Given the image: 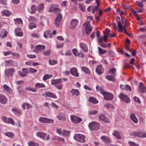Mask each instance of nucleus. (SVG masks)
<instances>
[{
    "instance_id": "obj_18",
    "label": "nucleus",
    "mask_w": 146,
    "mask_h": 146,
    "mask_svg": "<svg viewBox=\"0 0 146 146\" xmlns=\"http://www.w3.org/2000/svg\"><path fill=\"white\" fill-rule=\"evenodd\" d=\"M79 46L83 52H86L88 51V46L85 43L83 42H81L79 44Z\"/></svg>"
},
{
    "instance_id": "obj_61",
    "label": "nucleus",
    "mask_w": 146,
    "mask_h": 146,
    "mask_svg": "<svg viewBox=\"0 0 146 146\" xmlns=\"http://www.w3.org/2000/svg\"><path fill=\"white\" fill-rule=\"evenodd\" d=\"M133 100L135 102H137L139 104H140L141 103V102L139 99L136 96L134 97Z\"/></svg>"
},
{
    "instance_id": "obj_17",
    "label": "nucleus",
    "mask_w": 146,
    "mask_h": 146,
    "mask_svg": "<svg viewBox=\"0 0 146 146\" xmlns=\"http://www.w3.org/2000/svg\"><path fill=\"white\" fill-rule=\"evenodd\" d=\"M96 73L99 75H100L104 72V68L102 65L97 66L96 69Z\"/></svg>"
},
{
    "instance_id": "obj_9",
    "label": "nucleus",
    "mask_w": 146,
    "mask_h": 146,
    "mask_svg": "<svg viewBox=\"0 0 146 146\" xmlns=\"http://www.w3.org/2000/svg\"><path fill=\"white\" fill-rule=\"evenodd\" d=\"M15 72V70L14 68H11L5 69V73L6 76L11 77L13 75Z\"/></svg>"
},
{
    "instance_id": "obj_19",
    "label": "nucleus",
    "mask_w": 146,
    "mask_h": 146,
    "mask_svg": "<svg viewBox=\"0 0 146 146\" xmlns=\"http://www.w3.org/2000/svg\"><path fill=\"white\" fill-rule=\"evenodd\" d=\"M72 51L75 56H80V57L82 58L84 57L83 53L82 52H81L80 53H79L78 52L76 48H73L72 49Z\"/></svg>"
},
{
    "instance_id": "obj_48",
    "label": "nucleus",
    "mask_w": 146,
    "mask_h": 146,
    "mask_svg": "<svg viewBox=\"0 0 146 146\" xmlns=\"http://www.w3.org/2000/svg\"><path fill=\"white\" fill-rule=\"evenodd\" d=\"M79 7L80 9L83 12H84L85 11V7L84 5L79 3Z\"/></svg>"
},
{
    "instance_id": "obj_34",
    "label": "nucleus",
    "mask_w": 146,
    "mask_h": 146,
    "mask_svg": "<svg viewBox=\"0 0 146 146\" xmlns=\"http://www.w3.org/2000/svg\"><path fill=\"white\" fill-rule=\"evenodd\" d=\"M45 46L41 45H36L35 47L36 50H38L39 51H41L42 50L45 48Z\"/></svg>"
},
{
    "instance_id": "obj_33",
    "label": "nucleus",
    "mask_w": 146,
    "mask_h": 146,
    "mask_svg": "<svg viewBox=\"0 0 146 146\" xmlns=\"http://www.w3.org/2000/svg\"><path fill=\"white\" fill-rule=\"evenodd\" d=\"M81 69L87 75L90 74V70L88 68L85 66H82L81 68Z\"/></svg>"
},
{
    "instance_id": "obj_37",
    "label": "nucleus",
    "mask_w": 146,
    "mask_h": 146,
    "mask_svg": "<svg viewBox=\"0 0 146 146\" xmlns=\"http://www.w3.org/2000/svg\"><path fill=\"white\" fill-rule=\"evenodd\" d=\"M44 9V5L43 3H41L39 5L37 8V10L38 12H42Z\"/></svg>"
},
{
    "instance_id": "obj_50",
    "label": "nucleus",
    "mask_w": 146,
    "mask_h": 146,
    "mask_svg": "<svg viewBox=\"0 0 146 146\" xmlns=\"http://www.w3.org/2000/svg\"><path fill=\"white\" fill-rule=\"evenodd\" d=\"M106 78L107 79L110 81L114 82L115 81V78L112 76H106Z\"/></svg>"
},
{
    "instance_id": "obj_22",
    "label": "nucleus",
    "mask_w": 146,
    "mask_h": 146,
    "mask_svg": "<svg viewBox=\"0 0 146 146\" xmlns=\"http://www.w3.org/2000/svg\"><path fill=\"white\" fill-rule=\"evenodd\" d=\"M70 92L72 94V96L75 97L78 96L80 94V92L78 90L74 89H72Z\"/></svg>"
},
{
    "instance_id": "obj_56",
    "label": "nucleus",
    "mask_w": 146,
    "mask_h": 146,
    "mask_svg": "<svg viewBox=\"0 0 146 146\" xmlns=\"http://www.w3.org/2000/svg\"><path fill=\"white\" fill-rule=\"evenodd\" d=\"M57 61L54 60H50L49 61V64L51 65H54L57 63Z\"/></svg>"
},
{
    "instance_id": "obj_41",
    "label": "nucleus",
    "mask_w": 146,
    "mask_h": 146,
    "mask_svg": "<svg viewBox=\"0 0 146 146\" xmlns=\"http://www.w3.org/2000/svg\"><path fill=\"white\" fill-rule=\"evenodd\" d=\"M89 101L90 102H92L93 104H96L98 103V101L95 98L91 97L89 99Z\"/></svg>"
},
{
    "instance_id": "obj_4",
    "label": "nucleus",
    "mask_w": 146,
    "mask_h": 146,
    "mask_svg": "<svg viewBox=\"0 0 146 146\" xmlns=\"http://www.w3.org/2000/svg\"><path fill=\"white\" fill-rule=\"evenodd\" d=\"M130 135L132 136H137L143 138L146 137V132L144 131L133 132L131 133Z\"/></svg>"
},
{
    "instance_id": "obj_8",
    "label": "nucleus",
    "mask_w": 146,
    "mask_h": 146,
    "mask_svg": "<svg viewBox=\"0 0 146 146\" xmlns=\"http://www.w3.org/2000/svg\"><path fill=\"white\" fill-rule=\"evenodd\" d=\"M40 122L44 123H53L54 121L53 119H48L46 117H40L39 118Z\"/></svg>"
},
{
    "instance_id": "obj_53",
    "label": "nucleus",
    "mask_w": 146,
    "mask_h": 146,
    "mask_svg": "<svg viewBox=\"0 0 146 146\" xmlns=\"http://www.w3.org/2000/svg\"><path fill=\"white\" fill-rule=\"evenodd\" d=\"M70 131L63 130L62 135L63 136H67L70 135Z\"/></svg>"
},
{
    "instance_id": "obj_20",
    "label": "nucleus",
    "mask_w": 146,
    "mask_h": 146,
    "mask_svg": "<svg viewBox=\"0 0 146 146\" xmlns=\"http://www.w3.org/2000/svg\"><path fill=\"white\" fill-rule=\"evenodd\" d=\"M116 19L117 22L118 26L119 29L118 31L119 32H122L123 31L122 29V25L120 22V18L118 17H117L116 18Z\"/></svg>"
},
{
    "instance_id": "obj_46",
    "label": "nucleus",
    "mask_w": 146,
    "mask_h": 146,
    "mask_svg": "<svg viewBox=\"0 0 146 146\" xmlns=\"http://www.w3.org/2000/svg\"><path fill=\"white\" fill-rule=\"evenodd\" d=\"M52 76L51 74H46L43 77L42 80H43L45 81L47 79L52 78Z\"/></svg>"
},
{
    "instance_id": "obj_44",
    "label": "nucleus",
    "mask_w": 146,
    "mask_h": 146,
    "mask_svg": "<svg viewBox=\"0 0 146 146\" xmlns=\"http://www.w3.org/2000/svg\"><path fill=\"white\" fill-rule=\"evenodd\" d=\"M54 139L55 140L58 141L64 142V138H62L58 136H54Z\"/></svg>"
},
{
    "instance_id": "obj_15",
    "label": "nucleus",
    "mask_w": 146,
    "mask_h": 146,
    "mask_svg": "<svg viewBox=\"0 0 146 146\" xmlns=\"http://www.w3.org/2000/svg\"><path fill=\"white\" fill-rule=\"evenodd\" d=\"M78 22V20L74 19L72 20L70 22V28L72 29H74L76 26Z\"/></svg>"
},
{
    "instance_id": "obj_24",
    "label": "nucleus",
    "mask_w": 146,
    "mask_h": 146,
    "mask_svg": "<svg viewBox=\"0 0 146 146\" xmlns=\"http://www.w3.org/2000/svg\"><path fill=\"white\" fill-rule=\"evenodd\" d=\"M139 88L140 91L143 93L146 92V88L142 82H140L139 85Z\"/></svg>"
},
{
    "instance_id": "obj_39",
    "label": "nucleus",
    "mask_w": 146,
    "mask_h": 146,
    "mask_svg": "<svg viewBox=\"0 0 146 146\" xmlns=\"http://www.w3.org/2000/svg\"><path fill=\"white\" fill-rule=\"evenodd\" d=\"M104 107L108 109H113L114 108V106L112 104H106L104 105Z\"/></svg>"
},
{
    "instance_id": "obj_40",
    "label": "nucleus",
    "mask_w": 146,
    "mask_h": 146,
    "mask_svg": "<svg viewBox=\"0 0 146 146\" xmlns=\"http://www.w3.org/2000/svg\"><path fill=\"white\" fill-rule=\"evenodd\" d=\"M109 73L110 74H112L114 76L117 75L116 69L115 68L111 69L109 71Z\"/></svg>"
},
{
    "instance_id": "obj_58",
    "label": "nucleus",
    "mask_w": 146,
    "mask_h": 146,
    "mask_svg": "<svg viewBox=\"0 0 146 146\" xmlns=\"http://www.w3.org/2000/svg\"><path fill=\"white\" fill-rule=\"evenodd\" d=\"M110 30L109 29H106L105 31H104L103 33L104 35L109 36L110 34Z\"/></svg>"
},
{
    "instance_id": "obj_16",
    "label": "nucleus",
    "mask_w": 146,
    "mask_h": 146,
    "mask_svg": "<svg viewBox=\"0 0 146 146\" xmlns=\"http://www.w3.org/2000/svg\"><path fill=\"white\" fill-rule=\"evenodd\" d=\"M71 119L73 123H79L82 121L80 118L75 116H71Z\"/></svg>"
},
{
    "instance_id": "obj_10",
    "label": "nucleus",
    "mask_w": 146,
    "mask_h": 146,
    "mask_svg": "<svg viewBox=\"0 0 146 146\" xmlns=\"http://www.w3.org/2000/svg\"><path fill=\"white\" fill-rule=\"evenodd\" d=\"M98 117L100 120L103 121L105 123H108L110 122L109 119H108L103 113H101L99 114Z\"/></svg>"
},
{
    "instance_id": "obj_1",
    "label": "nucleus",
    "mask_w": 146,
    "mask_h": 146,
    "mask_svg": "<svg viewBox=\"0 0 146 146\" xmlns=\"http://www.w3.org/2000/svg\"><path fill=\"white\" fill-rule=\"evenodd\" d=\"M88 127L91 130L97 131L100 128V124L96 122H92L89 124Z\"/></svg>"
},
{
    "instance_id": "obj_49",
    "label": "nucleus",
    "mask_w": 146,
    "mask_h": 146,
    "mask_svg": "<svg viewBox=\"0 0 146 146\" xmlns=\"http://www.w3.org/2000/svg\"><path fill=\"white\" fill-rule=\"evenodd\" d=\"M98 49L99 53L101 54H104L107 52V51L104 49L101 48L99 47H98Z\"/></svg>"
},
{
    "instance_id": "obj_30",
    "label": "nucleus",
    "mask_w": 146,
    "mask_h": 146,
    "mask_svg": "<svg viewBox=\"0 0 146 146\" xmlns=\"http://www.w3.org/2000/svg\"><path fill=\"white\" fill-rule=\"evenodd\" d=\"M52 36V33L48 31H46L44 33L43 36L46 39L48 38H51Z\"/></svg>"
},
{
    "instance_id": "obj_42",
    "label": "nucleus",
    "mask_w": 146,
    "mask_h": 146,
    "mask_svg": "<svg viewBox=\"0 0 146 146\" xmlns=\"http://www.w3.org/2000/svg\"><path fill=\"white\" fill-rule=\"evenodd\" d=\"M3 88L4 90L9 93L11 92V88L6 84H5L3 85Z\"/></svg>"
},
{
    "instance_id": "obj_52",
    "label": "nucleus",
    "mask_w": 146,
    "mask_h": 146,
    "mask_svg": "<svg viewBox=\"0 0 146 146\" xmlns=\"http://www.w3.org/2000/svg\"><path fill=\"white\" fill-rule=\"evenodd\" d=\"M5 135L11 138H13L14 136V135L12 133L10 132H6L5 133Z\"/></svg>"
},
{
    "instance_id": "obj_11",
    "label": "nucleus",
    "mask_w": 146,
    "mask_h": 146,
    "mask_svg": "<svg viewBox=\"0 0 146 146\" xmlns=\"http://www.w3.org/2000/svg\"><path fill=\"white\" fill-rule=\"evenodd\" d=\"M103 96L104 99L107 100H111L114 98V96L113 94L107 92H106Z\"/></svg>"
},
{
    "instance_id": "obj_43",
    "label": "nucleus",
    "mask_w": 146,
    "mask_h": 146,
    "mask_svg": "<svg viewBox=\"0 0 146 146\" xmlns=\"http://www.w3.org/2000/svg\"><path fill=\"white\" fill-rule=\"evenodd\" d=\"M35 87L36 88H46V86L43 84L40 83H36L35 85Z\"/></svg>"
},
{
    "instance_id": "obj_47",
    "label": "nucleus",
    "mask_w": 146,
    "mask_h": 146,
    "mask_svg": "<svg viewBox=\"0 0 146 146\" xmlns=\"http://www.w3.org/2000/svg\"><path fill=\"white\" fill-rule=\"evenodd\" d=\"M15 24H21L22 23V21L21 19L16 18L14 19Z\"/></svg>"
},
{
    "instance_id": "obj_51",
    "label": "nucleus",
    "mask_w": 146,
    "mask_h": 146,
    "mask_svg": "<svg viewBox=\"0 0 146 146\" xmlns=\"http://www.w3.org/2000/svg\"><path fill=\"white\" fill-rule=\"evenodd\" d=\"M50 139L49 135L45 133L42 139L44 140L48 141Z\"/></svg>"
},
{
    "instance_id": "obj_28",
    "label": "nucleus",
    "mask_w": 146,
    "mask_h": 146,
    "mask_svg": "<svg viewBox=\"0 0 146 146\" xmlns=\"http://www.w3.org/2000/svg\"><path fill=\"white\" fill-rule=\"evenodd\" d=\"M1 15L3 16L9 17L12 14L11 12L7 10H4L1 12Z\"/></svg>"
},
{
    "instance_id": "obj_3",
    "label": "nucleus",
    "mask_w": 146,
    "mask_h": 146,
    "mask_svg": "<svg viewBox=\"0 0 146 146\" xmlns=\"http://www.w3.org/2000/svg\"><path fill=\"white\" fill-rule=\"evenodd\" d=\"M85 136L83 135L80 134H76L74 136V138L76 141L82 143H84L85 142Z\"/></svg>"
},
{
    "instance_id": "obj_13",
    "label": "nucleus",
    "mask_w": 146,
    "mask_h": 146,
    "mask_svg": "<svg viewBox=\"0 0 146 146\" xmlns=\"http://www.w3.org/2000/svg\"><path fill=\"white\" fill-rule=\"evenodd\" d=\"M3 121L5 123L8 124H11L13 125H15V122L12 118H7L5 117H3L2 118Z\"/></svg>"
},
{
    "instance_id": "obj_21",
    "label": "nucleus",
    "mask_w": 146,
    "mask_h": 146,
    "mask_svg": "<svg viewBox=\"0 0 146 146\" xmlns=\"http://www.w3.org/2000/svg\"><path fill=\"white\" fill-rule=\"evenodd\" d=\"M7 100L5 96L1 94H0V102L4 104L7 102Z\"/></svg>"
},
{
    "instance_id": "obj_45",
    "label": "nucleus",
    "mask_w": 146,
    "mask_h": 146,
    "mask_svg": "<svg viewBox=\"0 0 146 146\" xmlns=\"http://www.w3.org/2000/svg\"><path fill=\"white\" fill-rule=\"evenodd\" d=\"M45 133L42 131H39L36 133V135L40 138L42 139Z\"/></svg>"
},
{
    "instance_id": "obj_35",
    "label": "nucleus",
    "mask_w": 146,
    "mask_h": 146,
    "mask_svg": "<svg viewBox=\"0 0 146 146\" xmlns=\"http://www.w3.org/2000/svg\"><path fill=\"white\" fill-rule=\"evenodd\" d=\"M25 89L26 91H31L34 92H36L37 90L36 88L32 87L31 86H29L26 87L25 88Z\"/></svg>"
},
{
    "instance_id": "obj_59",
    "label": "nucleus",
    "mask_w": 146,
    "mask_h": 146,
    "mask_svg": "<svg viewBox=\"0 0 146 146\" xmlns=\"http://www.w3.org/2000/svg\"><path fill=\"white\" fill-rule=\"evenodd\" d=\"M56 88L58 90H60L62 89L63 85L61 84H58L55 86Z\"/></svg>"
},
{
    "instance_id": "obj_64",
    "label": "nucleus",
    "mask_w": 146,
    "mask_h": 146,
    "mask_svg": "<svg viewBox=\"0 0 146 146\" xmlns=\"http://www.w3.org/2000/svg\"><path fill=\"white\" fill-rule=\"evenodd\" d=\"M109 53L111 56L115 57L116 54L112 50H111L109 51Z\"/></svg>"
},
{
    "instance_id": "obj_60",
    "label": "nucleus",
    "mask_w": 146,
    "mask_h": 146,
    "mask_svg": "<svg viewBox=\"0 0 146 146\" xmlns=\"http://www.w3.org/2000/svg\"><path fill=\"white\" fill-rule=\"evenodd\" d=\"M43 54L44 56H48L50 54V51L49 50H47L43 52Z\"/></svg>"
},
{
    "instance_id": "obj_14",
    "label": "nucleus",
    "mask_w": 146,
    "mask_h": 146,
    "mask_svg": "<svg viewBox=\"0 0 146 146\" xmlns=\"http://www.w3.org/2000/svg\"><path fill=\"white\" fill-rule=\"evenodd\" d=\"M70 72L73 76L76 77H79V74L76 68L73 67L71 68L70 69Z\"/></svg>"
},
{
    "instance_id": "obj_2",
    "label": "nucleus",
    "mask_w": 146,
    "mask_h": 146,
    "mask_svg": "<svg viewBox=\"0 0 146 146\" xmlns=\"http://www.w3.org/2000/svg\"><path fill=\"white\" fill-rule=\"evenodd\" d=\"M85 29V33L88 35L90 34L92 30V27L90 25L89 21L86 22L83 25Z\"/></svg>"
},
{
    "instance_id": "obj_12",
    "label": "nucleus",
    "mask_w": 146,
    "mask_h": 146,
    "mask_svg": "<svg viewBox=\"0 0 146 146\" xmlns=\"http://www.w3.org/2000/svg\"><path fill=\"white\" fill-rule=\"evenodd\" d=\"M100 139L103 142L107 144H108L111 142V140L110 138L105 135L102 136L100 137Z\"/></svg>"
},
{
    "instance_id": "obj_7",
    "label": "nucleus",
    "mask_w": 146,
    "mask_h": 146,
    "mask_svg": "<svg viewBox=\"0 0 146 146\" xmlns=\"http://www.w3.org/2000/svg\"><path fill=\"white\" fill-rule=\"evenodd\" d=\"M119 98L123 102L127 103L130 102V100L129 98L125 94L121 93L119 96Z\"/></svg>"
},
{
    "instance_id": "obj_29",
    "label": "nucleus",
    "mask_w": 146,
    "mask_h": 146,
    "mask_svg": "<svg viewBox=\"0 0 146 146\" xmlns=\"http://www.w3.org/2000/svg\"><path fill=\"white\" fill-rule=\"evenodd\" d=\"M112 134L113 136L115 137L117 139H119L121 138L120 133L117 131L114 130L113 131Z\"/></svg>"
},
{
    "instance_id": "obj_31",
    "label": "nucleus",
    "mask_w": 146,
    "mask_h": 146,
    "mask_svg": "<svg viewBox=\"0 0 146 146\" xmlns=\"http://www.w3.org/2000/svg\"><path fill=\"white\" fill-rule=\"evenodd\" d=\"M130 118L135 123H137L138 121V119L136 118L135 114L134 113L131 114Z\"/></svg>"
},
{
    "instance_id": "obj_6",
    "label": "nucleus",
    "mask_w": 146,
    "mask_h": 146,
    "mask_svg": "<svg viewBox=\"0 0 146 146\" xmlns=\"http://www.w3.org/2000/svg\"><path fill=\"white\" fill-rule=\"evenodd\" d=\"M56 117L59 120L62 121H65L66 120V116L64 112H59L57 115Z\"/></svg>"
},
{
    "instance_id": "obj_26",
    "label": "nucleus",
    "mask_w": 146,
    "mask_h": 146,
    "mask_svg": "<svg viewBox=\"0 0 146 146\" xmlns=\"http://www.w3.org/2000/svg\"><path fill=\"white\" fill-rule=\"evenodd\" d=\"M15 33L16 36H22L23 35V33L20 28H17L15 29Z\"/></svg>"
},
{
    "instance_id": "obj_25",
    "label": "nucleus",
    "mask_w": 146,
    "mask_h": 146,
    "mask_svg": "<svg viewBox=\"0 0 146 146\" xmlns=\"http://www.w3.org/2000/svg\"><path fill=\"white\" fill-rule=\"evenodd\" d=\"M62 82V78H59L57 79L52 80L51 81V84L54 86H55L59 84Z\"/></svg>"
},
{
    "instance_id": "obj_32",
    "label": "nucleus",
    "mask_w": 146,
    "mask_h": 146,
    "mask_svg": "<svg viewBox=\"0 0 146 146\" xmlns=\"http://www.w3.org/2000/svg\"><path fill=\"white\" fill-rule=\"evenodd\" d=\"M12 111L17 115L19 116L21 114V111L18 109L16 108H12Z\"/></svg>"
},
{
    "instance_id": "obj_27",
    "label": "nucleus",
    "mask_w": 146,
    "mask_h": 146,
    "mask_svg": "<svg viewBox=\"0 0 146 146\" xmlns=\"http://www.w3.org/2000/svg\"><path fill=\"white\" fill-rule=\"evenodd\" d=\"M60 9L56 7L55 6L53 5L51 6L50 9L48 10L49 12H55L59 11Z\"/></svg>"
},
{
    "instance_id": "obj_62",
    "label": "nucleus",
    "mask_w": 146,
    "mask_h": 146,
    "mask_svg": "<svg viewBox=\"0 0 146 146\" xmlns=\"http://www.w3.org/2000/svg\"><path fill=\"white\" fill-rule=\"evenodd\" d=\"M98 91L103 96L105 94V93H106V92H105L104 90L101 87H100L99 88Z\"/></svg>"
},
{
    "instance_id": "obj_54",
    "label": "nucleus",
    "mask_w": 146,
    "mask_h": 146,
    "mask_svg": "<svg viewBox=\"0 0 146 146\" xmlns=\"http://www.w3.org/2000/svg\"><path fill=\"white\" fill-rule=\"evenodd\" d=\"M29 146H39L38 144L31 141L28 143Z\"/></svg>"
},
{
    "instance_id": "obj_38",
    "label": "nucleus",
    "mask_w": 146,
    "mask_h": 146,
    "mask_svg": "<svg viewBox=\"0 0 146 146\" xmlns=\"http://www.w3.org/2000/svg\"><path fill=\"white\" fill-rule=\"evenodd\" d=\"M7 35V32L4 29H3L0 35V37L1 38H4L6 37Z\"/></svg>"
},
{
    "instance_id": "obj_5",
    "label": "nucleus",
    "mask_w": 146,
    "mask_h": 146,
    "mask_svg": "<svg viewBox=\"0 0 146 146\" xmlns=\"http://www.w3.org/2000/svg\"><path fill=\"white\" fill-rule=\"evenodd\" d=\"M62 19V17L61 14L59 13L57 15L54 21V24L56 27H58L60 25Z\"/></svg>"
},
{
    "instance_id": "obj_55",
    "label": "nucleus",
    "mask_w": 146,
    "mask_h": 146,
    "mask_svg": "<svg viewBox=\"0 0 146 146\" xmlns=\"http://www.w3.org/2000/svg\"><path fill=\"white\" fill-rule=\"evenodd\" d=\"M36 24L33 23H30L29 26V29H32L36 28Z\"/></svg>"
},
{
    "instance_id": "obj_36",
    "label": "nucleus",
    "mask_w": 146,
    "mask_h": 146,
    "mask_svg": "<svg viewBox=\"0 0 146 146\" xmlns=\"http://www.w3.org/2000/svg\"><path fill=\"white\" fill-rule=\"evenodd\" d=\"M31 11L30 12L31 14H35L36 11V6L35 5H32L31 7Z\"/></svg>"
},
{
    "instance_id": "obj_63",
    "label": "nucleus",
    "mask_w": 146,
    "mask_h": 146,
    "mask_svg": "<svg viewBox=\"0 0 146 146\" xmlns=\"http://www.w3.org/2000/svg\"><path fill=\"white\" fill-rule=\"evenodd\" d=\"M128 143L131 146H139V145L132 141H129Z\"/></svg>"
},
{
    "instance_id": "obj_23",
    "label": "nucleus",
    "mask_w": 146,
    "mask_h": 146,
    "mask_svg": "<svg viewBox=\"0 0 146 146\" xmlns=\"http://www.w3.org/2000/svg\"><path fill=\"white\" fill-rule=\"evenodd\" d=\"M44 95L47 97H50L51 98H57V96L54 93L52 92H46L44 93Z\"/></svg>"
},
{
    "instance_id": "obj_57",
    "label": "nucleus",
    "mask_w": 146,
    "mask_h": 146,
    "mask_svg": "<svg viewBox=\"0 0 146 146\" xmlns=\"http://www.w3.org/2000/svg\"><path fill=\"white\" fill-rule=\"evenodd\" d=\"M98 112L97 110L90 111H89V113L91 115H94L97 114Z\"/></svg>"
}]
</instances>
